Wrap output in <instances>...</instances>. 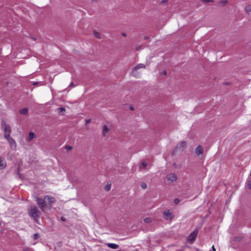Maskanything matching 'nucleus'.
<instances>
[{"label":"nucleus","mask_w":251,"mask_h":251,"mask_svg":"<svg viewBox=\"0 0 251 251\" xmlns=\"http://www.w3.org/2000/svg\"><path fill=\"white\" fill-rule=\"evenodd\" d=\"M109 128L106 125H104L103 127L102 133L103 136H106V134L108 132Z\"/></svg>","instance_id":"nucleus-12"},{"label":"nucleus","mask_w":251,"mask_h":251,"mask_svg":"<svg viewBox=\"0 0 251 251\" xmlns=\"http://www.w3.org/2000/svg\"><path fill=\"white\" fill-rule=\"evenodd\" d=\"M66 149L67 150H71L72 149V147H71V146H67V147H66Z\"/></svg>","instance_id":"nucleus-31"},{"label":"nucleus","mask_w":251,"mask_h":251,"mask_svg":"<svg viewBox=\"0 0 251 251\" xmlns=\"http://www.w3.org/2000/svg\"><path fill=\"white\" fill-rule=\"evenodd\" d=\"M35 137V134L33 132H30L29 133L28 137V139L29 141H31L33 138H34Z\"/></svg>","instance_id":"nucleus-15"},{"label":"nucleus","mask_w":251,"mask_h":251,"mask_svg":"<svg viewBox=\"0 0 251 251\" xmlns=\"http://www.w3.org/2000/svg\"><path fill=\"white\" fill-rule=\"evenodd\" d=\"M197 234H198V232L197 230H195L194 231H193V232H192L189 235V236L188 237V238H187V240L189 242H190V243H193L197 236Z\"/></svg>","instance_id":"nucleus-4"},{"label":"nucleus","mask_w":251,"mask_h":251,"mask_svg":"<svg viewBox=\"0 0 251 251\" xmlns=\"http://www.w3.org/2000/svg\"><path fill=\"white\" fill-rule=\"evenodd\" d=\"M145 65L143 64L140 63L134 67L132 72L131 75L136 78H139L141 76V70L145 69Z\"/></svg>","instance_id":"nucleus-2"},{"label":"nucleus","mask_w":251,"mask_h":251,"mask_svg":"<svg viewBox=\"0 0 251 251\" xmlns=\"http://www.w3.org/2000/svg\"><path fill=\"white\" fill-rule=\"evenodd\" d=\"M107 245L109 248L112 249H117L119 247L117 244L114 243H108Z\"/></svg>","instance_id":"nucleus-13"},{"label":"nucleus","mask_w":251,"mask_h":251,"mask_svg":"<svg viewBox=\"0 0 251 251\" xmlns=\"http://www.w3.org/2000/svg\"><path fill=\"white\" fill-rule=\"evenodd\" d=\"M122 35H123V36H125V37H126V33H123V34H122Z\"/></svg>","instance_id":"nucleus-35"},{"label":"nucleus","mask_w":251,"mask_h":251,"mask_svg":"<svg viewBox=\"0 0 251 251\" xmlns=\"http://www.w3.org/2000/svg\"><path fill=\"white\" fill-rule=\"evenodd\" d=\"M1 126L5 133H11L10 126L8 125H7L4 121L1 123Z\"/></svg>","instance_id":"nucleus-5"},{"label":"nucleus","mask_w":251,"mask_h":251,"mask_svg":"<svg viewBox=\"0 0 251 251\" xmlns=\"http://www.w3.org/2000/svg\"><path fill=\"white\" fill-rule=\"evenodd\" d=\"M212 250L213 251H216V249H215V247H214V246H213L212 247Z\"/></svg>","instance_id":"nucleus-32"},{"label":"nucleus","mask_w":251,"mask_h":251,"mask_svg":"<svg viewBox=\"0 0 251 251\" xmlns=\"http://www.w3.org/2000/svg\"><path fill=\"white\" fill-rule=\"evenodd\" d=\"M248 187L249 189H251V183L249 182V183H248Z\"/></svg>","instance_id":"nucleus-30"},{"label":"nucleus","mask_w":251,"mask_h":251,"mask_svg":"<svg viewBox=\"0 0 251 251\" xmlns=\"http://www.w3.org/2000/svg\"><path fill=\"white\" fill-rule=\"evenodd\" d=\"M195 152L198 155L202 154L203 152L202 147L201 146H198L196 149Z\"/></svg>","instance_id":"nucleus-10"},{"label":"nucleus","mask_w":251,"mask_h":251,"mask_svg":"<svg viewBox=\"0 0 251 251\" xmlns=\"http://www.w3.org/2000/svg\"><path fill=\"white\" fill-rule=\"evenodd\" d=\"M36 84H37V82H34V83H33V85H35Z\"/></svg>","instance_id":"nucleus-38"},{"label":"nucleus","mask_w":251,"mask_h":251,"mask_svg":"<svg viewBox=\"0 0 251 251\" xmlns=\"http://www.w3.org/2000/svg\"><path fill=\"white\" fill-rule=\"evenodd\" d=\"M32 244L34 245L36 244V243H33Z\"/></svg>","instance_id":"nucleus-41"},{"label":"nucleus","mask_w":251,"mask_h":251,"mask_svg":"<svg viewBox=\"0 0 251 251\" xmlns=\"http://www.w3.org/2000/svg\"><path fill=\"white\" fill-rule=\"evenodd\" d=\"M61 220H62V221H64V218H63V217H62V218H61Z\"/></svg>","instance_id":"nucleus-40"},{"label":"nucleus","mask_w":251,"mask_h":251,"mask_svg":"<svg viewBox=\"0 0 251 251\" xmlns=\"http://www.w3.org/2000/svg\"><path fill=\"white\" fill-rule=\"evenodd\" d=\"M20 113L23 115H26L28 113V109L26 108H23L20 111Z\"/></svg>","instance_id":"nucleus-16"},{"label":"nucleus","mask_w":251,"mask_h":251,"mask_svg":"<svg viewBox=\"0 0 251 251\" xmlns=\"http://www.w3.org/2000/svg\"><path fill=\"white\" fill-rule=\"evenodd\" d=\"M57 111L59 113H62L65 111V109L63 107H59L57 109Z\"/></svg>","instance_id":"nucleus-21"},{"label":"nucleus","mask_w":251,"mask_h":251,"mask_svg":"<svg viewBox=\"0 0 251 251\" xmlns=\"http://www.w3.org/2000/svg\"><path fill=\"white\" fill-rule=\"evenodd\" d=\"M28 212L30 216L34 220H37L40 217V211L35 206H31Z\"/></svg>","instance_id":"nucleus-3"},{"label":"nucleus","mask_w":251,"mask_h":251,"mask_svg":"<svg viewBox=\"0 0 251 251\" xmlns=\"http://www.w3.org/2000/svg\"><path fill=\"white\" fill-rule=\"evenodd\" d=\"M228 1L227 0H221L219 1V4L221 6H225L228 3Z\"/></svg>","instance_id":"nucleus-14"},{"label":"nucleus","mask_w":251,"mask_h":251,"mask_svg":"<svg viewBox=\"0 0 251 251\" xmlns=\"http://www.w3.org/2000/svg\"><path fill=\"white\" fill-rule=\"evenodd\" d=\"M166 72L165 71L163 72V75H166Z\"/></svg>","instance_id":"nucleus-36"},{"label":"nucleus","mask_w":251,"mask_h":251,"mask_svg":"<svg viewBox=\"0 0 251 251\" xmlns=\"http://www.w3.org/2000/svg\"><path fill=\"white\" fill-rule=\"evenodd\" d=\"M94 35L97 38L100 39L101 38L100 34L97 31H94Z\"/></svg>","instance_id":"nucleus-20"},{"label":"nucleus","mask_w":251,"mask_h":251,"mask_svg":"<svg viewBox=\"0 0 251 251\" xmlns=\"http://www.w3.org/2000/svg\"><path fill=\"white\" fill-rule=\"evenodd\" d=\"M175 202L176 204L178 203L179 202V199H176L175 201Z\"/></svg>","instance_id":"nucleus-29"},{"label":"nucleus","mask_w":251,"mask_h":251,"mask_svg":"<svg viewBox=\"0 0 251 251\" xmlns=\"http://www.w3.org/2000/svg\"><path fill=\"white\" fill-rule=\"evenodd\" d=\"M40 237V235L38 233H35L33 234V238L34 240H37Z\"/></svg>","instance_id":"nucleus-22"},{"label":"nucleus","mask_w":251,"mask_h":251,"mask_svg":"<svg viewBox=\"0 0 251 251\" xmlns=\"http://www.w3.org/2000/svg\"><path fill=\"white\" fill-rule=\"evenodd\" d=\"M92 0V1H93V2H96V1H97V0Z\"/></svg>","instance_id":"nucleus-39"},{"label":"nucleus","mask_w":251,"mask_h":251,"mask_svg":"<svg viewBox=\"0 0 251 251\" xmlns=\"http://www.w3.org/2000/svg\"><path fill=\"white\" fill-rule=\"evenodd\" d=\"M8 142L10 145L11 149L12 150H15L16 149V143L15 140L12 138L11 139H9V141Z\"/></svg>","instance_id":"nucleus-9"},{"label":"nucleus","mask_w":251,"mask_h":251,"mask_svg":"<svg viewBox=\"0 0 251 251\" xmlns=\"http://www.w3.org/2000/svg\"><path fill=\"white\" fill-rule=\"evenodd\" d=\"M141 187L143 188V189H146L147 187V185L146 183L145 182H142L141 184Z\"/></svg>","instance_id":"nucleus-23"},{"label":"nucleus","mask_w":251,"mask_h":251,"mask_svg":"<svg viewBox=\"0 0 251 251\" xmlns=\"http://www.w3.org/2000/svg\"><path fill=\"white\" fill-rule=\"evenodd\" d=\"M90 122H91L90 119L86 120V125L89 124L90 123Z\"/></svg>","instance_id":"nucleus-28"},{"label":"nucleus","mask_w":251,"mask_h":251,"mask_svg":"<svg viewBox=\"0 0 251 251\" xmlns=\"http://www.w3.org/2000/svg\"><path fill=\"white\" fill-rule=\"evenodd\" d=\"M166 178L168 181H169L172 182L176 181L177 179V177L176 175L174 174H169L167 176Z\"/></svg>","instance_id":"nucleus-6"},{"label":"nucleus","mask_w":251,"mask_h":251,"mask_svg":"<svg viewBox=\"0 0 251 251\" xmlns=\"http://www.w3.org/2000/svg\"><path fill=\"white\" fill-rule=\"evenodd\" d=\"M35 199L39 208L43 212L50 210L52 204L55 202V199L49 195L45 196L43 200L38 197H35Z\"/></svg>","instance_id":"nucleus-1"},{"label":"nucleus","mask_w":251,"mask_h":251,"mask_svg":"<svg viewBox=\"0 0 251 251\" xmlns=\"http://www.w3.org/2000/svg\"><path fill=\"white\" fill-rule=\"evenodd\" d=\"M10 133H5L4 134V137L8 141H9V139H12V138L10 137Z\"/></svg>","instance_id":"nucleus-18"},{"label":"nucleus","mask_w":251,"mask_h":251,"mask_svg":"<svg viewBox=\"0 0 251 251\" xmlns=\"http://www.w3.org/2000/svg\"><path fill=\"white\" fill-rule=\"evenodd\" d=\"M148 165V163L146 161H143L141 165V169H145Z\"/></svg>","instance_id":"nucleus-19"},{"label":"nucleus","mask_w":251,"mask_h":251,"mask_svg":"<svg viewBox=\"0 0 251 251\" xmlns=\"http://www.w3.org/2000/svg\"><path fill=\"white\" fill-rule=\"evenodd\" d=\"M23 251H29L28 249H24Z\"/></svg>","instance_id":"nucleus-34"},{"label":"nucleus","mask_w":251,"mask_h":251,"mask_svg":"<svg viewBox=\"0 0 251 251\" xmlns=\"http://www.w3.org/2000/svg\"><path fill=\"white\" fill-rule=\"evenodd\" d=\"M245 11L248 14H251V5H249L246 6Z\"/></svg>","instance_id":"nucleus-17"},{"label":"nucleus","mask_w":251,"mask_h":251,"mask_svg":"<svg viewBox=\"0 0 251 251\" xmlns=\"http://www.w3.org/2000/svg\"><path fill=\"white\" fill-rule=\"evenodd\" d=\"M6 166V162L4 158L0 157V168L3 169Z\"/></svg>","instance_id":"nucleus-11"},{"label":"nucleus","mask_w":251,"mask_h":251,"mask_svg":"<svg viewBox=\"0 0 251 251\" xmlns=\"http://www.w3.org/2000/svg\"><path fill=\"white\" fill-rule=\"evenodd\" d=\"M74 83L73 82H72L70 84V86H74Z\"/></svg>","instance_id":"nucleus-33"},{"label":"nucleus","mask_w":251,"mask_h":251,"mask_svg":"<svg viewBox=\"0 0 251 251\" xmlns=\"http://www.w3.org/2000/svg\"><path fill=\"white\" fill-rule=\"evenodd\" d=\"M169 0H162L161 1V3H167Z\"/></svg>","instance_id":"nucleus-27"},{"label":"nucleus","mask_w":251,"mask_h":251,"mask_svg":"<svg viewBox=\"0 0 251 251\" xmlns=\"http://www.w3.org/2000/svg\"><path fill=\"white\" fill-rule=\"evenodd\" d=\"M130 109L131 110H133V107H131L130 108Z\"/></svg>","instance_id":"nucleus-37"},{"label":"nucleus","mask_w":251,"mask_h":251,"mask_svg":"<svg viewBox=\"0 0 251 251\" xmlns=\"http://www.w3.org/2000/svg\"><path fill=\"white\" fill-rule=\"evenodd\" d=\"M201 1L205 2H211L213 1V0H201Z\"/></svg>","instance_id":"nucleus-26"},{"label":"nucleus","mask_w":251,"mask_h":251,"mask_svg":"<svg viewBox=\"0 0 251 251\" xmlns=\"http://www.w3.org/2000/svg\"><path fill=\"white\" fill-rule=\"evenodd\" d=\"M164 216L167 220H170L172 218V213L169 210H165L164 212Z\"/></svg>","instance_id":"nucleus-8"},{"label":"nucleus","mask_w":251,"mask_h":251,"mask_svg":"<svg viewBox=\"0 0 251 251\" xmlns=\"http://www.w3.org/2000/svg\"><path fill=\"white\" fill-rule=\"evenodd\" d=\"M186 147V143L185 141H182L179 143L176 147V150L179 151L183 150Z\"/></svg>","instance_id":"nucleus-7"},{"label":"nucleus","mask_w":251,"mask_h":251,"mask_svg":"<svg viewBox=\"0 0 251 251\" xmlns=\"http://www.w3.org/2000/svg\"><path fill=\"white\" fill-rule=\"evenodd\" d=\"M144 221L146 223H150L151 222V219L150 218H146L144 219Z\"/></svg>","instance_id":"nucleus-25"},{"label":"nucleus","mask_w":251,"mask_h":251,"mask_svg":"<svg viewBox=\"0 0 251 251\" xmlns=\"http://www.w3.org/2000/svg\"><path fill=\"white\" fill-rule=\"evenodd\" d=\"M111 189V186H110V184L109 185H107L105 187V190L106 191H109Z\"/></svg>","instance_id":"nucleus-24"}]
</instances>
